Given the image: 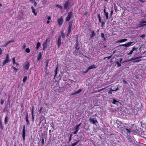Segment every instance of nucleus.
<instances>
[{"mask_svg": "<svg viewBox=\"0 0 146 146\" xmlns=\"http://www.w3.org/2000/svg\"><path fill=\"white\" fill-rule=\"evenodd\" d=\"M123 82L124 83H125L126 84H127V82L126 81H125V79H124L123 81Z\"/></svg>", "mask_w": 146, "mask_h": 146, "instance_id": "nucleus-55", "label": "nucleus"}, {"mask_svg": "<svg viewBox=\"0 0 146 146\" xmlns=\"http://www.w3.org/2000/svg\"><path fill=\"white\" fill-rule=\"evenodd\" d=\"M9 41H8L6 43V44H5V45H4V46H6L8 44H9Z\"/></svg>", "mask_w": 146, "mask_h": 146, "instance_id": "nucleus-60", "label": "nucleus"}, {"mask_svg": "<svg viewBox=\"0 0 146 146\" xmlns=\"http://www.w3.org/2000/svg\"><path fill=\"white\" fill-rule=\"evenodd\" d=\"M119 90V88L117 87L116 88V89H115V90H114V91H116L117 90Z\"/></svg>", "mask_w": 146, "mask_h": 146, "instance_id": "nucleus-61", "label": "nucleus"}, {"mask_svg": "<svg viewBox=\"0 0 146 146\" xmlns=\"http://www.w3.org/2000/svg\"><path fill=\"white\" fill-rule=\"evenodd\" d=\"M33 3L34 6H36L37 5V3H36V2L35 1H34V2H33Z\"/></svg>", "mask_w": 146, "mask_h": 146, "instance_id": "nucleus-56", "label": "nucleus"}, {"mask_svg": "<svg viewBox=\"0 0 146 146\" xmlns=\"http://www.w3.org/2000/svg\"><path fill=\"white\" fill-rule=\"evenodd\" d=\"M40 139L41 140L42 143L41 144V146H43L44 144V139L43 137L42 136V137L41 136Z\"/></svg>", "mask_w": 146, "mask_h": 146, "instance_id": "nucleus-32", "label": "nucleus"}, {"mask_svg": "<svg viewBox=\"0 0 146 146\" xmlns=\"http://www.w3.org/2000/svg\"><path fill=\"white\" fill-rule=\"evenodd\" d=\"M31 9L32 10V12L34 14V15L36 16L37 15V13L35 12V10L34 9L33 6L31 7Z\"/></svg>", "mask_w": 146, "mask_h": 146, "instance_id": "nucleus-27", "label": "nucleus"}, {"mask_svg": "<svg viewBox=\"0 0 146 146\" xmlns=\"http://www.w3.org/2000/svg\"><path fill=\"white\" fill-rule=\"evenodd\" d=\"M58 66H56L55 68V73L54 77L57 75V74L58 70Z\"/></svg>", "mask_w": 146, "mask_h": 146, "instance_id": "nucleus-28", "label": "nucleus"}, {"mask_svg": "<svg viewBox=\"0 0 146 146\" xmlns=\"http://www.w3.org/2000/svg\"><path fill=\"white\" fill-rule=\"evenodd\" d=\"M25 126L24 125L23 126V129L22 130V137L23 138V139L24 141L25 140Z\"/></svg>", "mask_w": 146, "mask_h": 146, "instance_id": "nucleus-11", "label": "nucleus"}, {"mask_svg": "<svg viewBox=\"0 0 146 146\" xmlns=\"http://www.w3.org/2000/svg\"><path fill=\"white\" fill-rule=\"evenodd\" d=\"M55 6L57 7L58 8H59L60 9H62V7L61 6L58 4L56 5Z\"/></svg>", "mask_w": 146, "mask_h": 146, "instance_id": "nucleus-39", "label": "nucleus"}, {"mask_svg": "<svg viewBox=\"0 0 146 146\" xmlns=\"http://www.w3.org/2000/svg\"><path fill=\"white\" fill-rule=\"evenodd\" d=\"M91 34L90 35V39H92L94 38L95 35V33L94 31H91Z\"/></svg>", "mask_w": 146, "mask_h": 146, "instance_id": "nucleus-18", "label": "nucleus"}, {"mask_svg": "<svg viewBox=\"0 0 146 146\" xmlns=\"http://www.w3.org/2000/svg\"><path fill=\"white\" fill-rule=\"evenodd\" d=\"M58 25H61L63 22V19L62 16H61L59 18H58L57 20Z\"/></svg>", "mask_w": 146, "mask_h": 146, "instance_id": "nucleus-10", "label": "nucleus"}, {"mask_svg": "<svg viewBox=\"0 0 146 146\" xmlns=\"http://www.w3.org/2000/svg\"><path fill=\"white\" fill-rule=\"evenodd\" d=\"M131 130L126 128V127L124 126L122 128L121 133L124 135H130Z\"/></svg>", "mask_w": 146, "mask_h": 146, "instance_id": "nucleus-1", "label": "nucleus"}, {"mask_svg": "<svg viewBox=\"0 0 146 146\" xmlns=\"http://www.w3.org/2000/svg\"><path fill=\"white\" fill-rule=\"evenodd\" d=\"M60 36H58L56 41V43L57 44L58 48H60V46L61 44V38H60Z\"/></svg>", "mask_w": 146, "mask_h": 146, "instance_id": "nucleus-8", "label": "nucleus"}, {"mask_svg": "<svg viewBox=\"0 0 146 146\" xmlns=\"http://www.w3.org/2000/svg\"><path fill=\"white\" fill-rule=\"evenodd\" d=\"M27 79V76H25L23 78V82H26Z\"/></svg>", "mask_w": 146, "mask_h": 146, "instance_id": "nucleus-42", "label": "nucleus"}, {"mask_svg": "<svg viewBox=\"0 0 146 146\" xmlns=\"http://www.w3.org/2000/svg\"><path fill=\"white\" fill-rule=\"evenodd\" d=\"M72 22L70 21L68 23V28L67 34L66 36L67 37L70 34L72 31Z\"/></svg>", "mask_w": 146, "mask_h": 146, "instance_id": "nucleus-3", "label": "nucleus"}, {"mask_svg": "<svg viewBox=\"0 0 146 146\" xmlns=\"http://www.w3.org/2000/svg\"><path fill=\"white\" fill-rule=\"evenodd\" d=\"M4 100L3 99H2L1 100V101H0V104L1 105H3V103H4Z\"/></svg>", "mask_w": 146, "mask_h": 146, "instance_id": "nucleus-45", "label": "nucleus"}, {"mask_svg": "<svg viewBox=\"0 0 146 146\" xmlns=\"http://www.w3.org/2000/svg\"><path fill=\"white\" fill-rule=\"evenodd\" d=\"M30 110L31 111H34V106H32L30 108Z\"/></svg>", "mask_w": 146, "mask_h": 146, "instance_id": "nucleus-48", "label": "nucleus"}, {"mask_svg": "<svg viewBox=\"0 0 146 146\" xmlns=\"http://www.w3.org/2000/svg\"><path fill=\"white\" fill-rule=\"evenodd\" d=\"M48 40L46 39L45 42L43 43L42 45L43 49L44 51H45V49L47 47Z\"/></svg>", "mask_w": 146, "mask_h": 146, "instance_id": "nucleus-14", "label": "nucleus"}, {"mask_svg": "<svg viewBox=\"0 0 146 146\" xmlns=\"http://www.w3.org/2000/svg\"><path fill=\"white\" fill-rule=\"evenodd\" d=\"M89 70L88 68L85 71H83L82 72V73H84V74L88 72V71Z\"/></svg>", "mask_w": 146, "mask_h": 146, "instance_id": "nucleus-47", "label": "nucleus"}, {"mask_svg": "<svg viewBox=\"0 0 146 146\" xmlns=\"http://www.w3.org/2000/svg\"><path fill=\"white\" fill-rule=\"evenodd\" d=\"M25 51L27 53H29L30 52V50L29 48H27L25 49Z\"/></svg>", "mask_w": 146, "mask_h": 146, "instance_id": "nucleus-41", "label": "nucleus"}, {"mask_svg": "<svg viewBox=\"0 0 146 146\" xmlns=\"http://www.w3.org/2000/svg\"><path fill=\"white\" fill-rule=\"evenodd\" d=\"M0 128L1 130H3L4 129V126L2 122L1 117H0Z\"/></svg>", "mask_w": 146, "mask_h": 146, "instance_id": "nucleus-19", "label": "nucleus"}, {"mask_svg": "<svg viewBox=\"0 0 146 146\" xmlns=\"http://www.w3.org/2000/svg\"><path fill=\"white\" fill-rule=\"evenodd\" d=\"M45 120V117L43 116H42L40 118V122H41V121H42L43 120Z\"/></svg>", "mask_w": 146, "mask_h": 146, "instance_id": "nucleus-40", "label": "nucleus"}, {"mask_svg": "<svg viewBox=\"0 0 146 146\" xmlns=\"http://www.w3.org/2000/svg\"><path fill=\"white\" fill-rule=\"evenodd\" d=\"M114 91L113 90H112L111 88L110 90L108 92V93L109 94H112V92Z\"/></svg>", "mask_w": 146, "mask_h": 146, "instance_id": "nucleus-46", "label": "nucleus"}, {"mask_svg": "<svg viewBox=\"0 0 146 146\" xmlns=\"http://www.w3.org/2000/svg\"><path fill=\"white\" fill-rule=\"evenodd\" d=\"M28 113H27V114L26 115V116L25 117V119L26 121L27 122V125H30V122H29V121L28 119Z\"/></svg>", "mask_w": 146, "mask_h": 146, "instance_id": "nucleus-23", "label": "nucleus"}, {"mask_svg": "<svg viewBox=\"0 0 146 146\" xmlns=\"http://www.w3.org/2000/svg\"><path fill=\"white\" fill-rule=\"evenodd\" d=\"M42 56V54L41 53V52H39L37 56V59L38 60H40L41 59Z\"/></svg>", "mask_w": 146, "mask_h": 146, "instance_id": "nucleus-22", "label": "nucleus"}, {"mask_svg": "<svg viewBox=\"0 0 146 146\" xmlns=\"http://www.w3.org/2000/svg\"><path fill=\"white\" fill-rule=\"evenodd\" d=\"M133 43V42H130L126 44H122L121 45L122 46H125L126 47H127L130 46L132 44V43Z\"/></svg>", "mask_w": 146, "mask_h": 146, "instance_id": "nucleus-15", "label": "nucleus"}, {"mask_svg": "<svg viewBox=\"0 0 146 146\" xmlns=\"http://www.w3.org/2000/svg\"><path fill=\"white\" fill-rule=\"evenodd\" d=\"M72 15L73 14L72 12V11L69 12L68 13V16L66 18V21H69L72 18Z\"/></svg>", "mask_w": 146, "mask_h": 146, "instance_id": "nucleus-6", "label": "nucleus"}, {"mask_svg": "<svg viewBox=\"0 0 146 146\" xmlns=\"http://www.w3.org/2000/svg\"><path fill=\"white\" fill-rule=\"evenodd\" d=\"M71 140H72V138L69 137V139L68 140V141L69 142H70L71 141Z\"/></svg>", "mask_w": 146, "mask_h": 146, "instance_id": "nucleus-64", "label": "nucleus"}, {"mask_svg": "<svg viewBox=\"0 0 146 146\" xmlns=\"http://www.w3.org/2000/svg\"><path fill=\"white\" fill-rule=\"evenodd\" d=\"M141 61V59H136L135 60L133 61V62H138L140 61Z\"/></svg>", "mask_w": 146, "mask_h": 146, "instance_id": "nucleus-43", "label": "nucleus"}, {"mask_svg": "<svg viewBox=\"0 0 146 146\" xmlns=\"http://www.w3.org/2000/svg\"><path fill=\"white\" fill-rule=\"evenodd\" d=\"M42 108H43V107H41L39 110V112L40 113L41 111H42Z\"/></svg>", "mask_w": 146, "mask_h": 146, "instance_id": "nucleus-57", "label": "nucleus"}, {"mask_svg": "<svg viewBox=\"0 0 146 146\" xmlns=\"http://www.w3.org/2000/svg\"><path fill=\"white\" fill-rule=\"evenodd\" d=\"M137 48L135 47V46H134L132 50L130 51V52L129 53L127 54L129 55L130 54H131L133 53V51L135 50H136L137 49Z\"/></svg>", "mask_w": 146, "mask_h": 146, "instance_id": "nucleus-21", "label": "nucleus"}, {"mask_svg": "<svg viewBox=\"0 0 146 146\" xmlns=\"http://www.w3.org/2000/svg\"><path fill=\"white\" fill-rule=\"evenodd\" d=\"M47 19L49 20L51 19V17L50 16H49L47 17Z\"/></svg>", "mask_w": 146, "mask_h": 146, "instance_id": "nucleus-62", "label": "nucleus"}, {"mask_svg": "<svg viewBox=\"0 0 146 146\" xmlns=\"http://www.w3.org/2000/svg\"><path fill=\"white\" fill-rule=\"evenodd\" d=\"M89 120L91 124H93L94 125H95L96 124L98 123V121L96 118L94 119V118H90L89 119Z\"/></svg>", "mask_w": 146, "mask_h": 146, "instance_id": "nucleus-9", "label": "nucleus"}, {"mask_svg": "<svg viewBox=\"0 0 146 146\" xmlns=\"http://www.w3.org/2000/svg\"><path fill=\"white\" fill-rule=\"evenodd\" d=\"M10 60L9 58V54H7L6 55L5 60L2 62V66H4L5 64L9 62Z\"/></svg>", "mask_w": 146, "mask_h": 146, "instance_id": "nucleus-5", "label": "nucleus"}, {"mask_svg": "<svg viewBox=\"0 0 146 146\" xmlns=\"http://www.w3.org/2000/svg\"><path fill=\"white\" fill-rule=\"evenodd\" d=\"M9 43H10L14 42V40L12 39V40H9Z\"/></svg>", "mask_w": 146, "mask_h": 146, "instance_id": "nucleus-59", "label": "nucleus"}, {"mask_svg": "<svg viewBox=\"0 0 146 146\" xmlns=\"http://www.w3.org/2000/svg\"><path fill=\"white\" fill-rule=\"evenodd\" d=\"M123 60V58H120L119 59V61H116L115 62V63L117 65V66L119 67L121 66V62Z\"/></svg>", "mask_w": 146, "mask_h": 146, "instance_id": "nucleus-17", "label": "nucleus"}, {"mask_svg": "<svg viewBox=\"0 0 146 146\" xmlns=\"http://www.w3.org/2000/svg\"><path fill=\"white\" fill-rule=\"evenodd\" d=\"M79 140H78L76 142L72 143V145H71V146H75L76 145H77L78 143L79 142Z\"/></svg>", "mask_w": 146, "mask_h": 146, "instance_id": "nucleus-37", "label": "nucleus"}, {"mask_svg": "<svg viewBox=\"0 0 146 146\" xmlns=\"http://www.w3.org/2000/svg\"><path fill=\"white\" fill-rule=\"evenodd\" d=\"M82 91V90L81 89H80L78 90L75 92L73 94H78L81 92Z\"/></svg>", "mask_w": 146, "mask_h": 146, "instance_id": "nucleus-31", "label": "nucleus"}, {"mask_svg": "<svg viewBox=\"0 0 146 146\" xmlns=\"http://www.w3.org/2000/svg\"><path fill=\"white\" fill-rule=\"evenodd\" d=\"M126 138L128 140L129 142L132 143L134 141L133 139L130 135H127Z\"/></svg>", "mask_w": 146, "mask_h": 146, "instance_id": "nucleus-16", "label": "nucleus"}, {"mask_svg": "<svg viewBox=\"0 0 146 146\" xmlns=\"http://www.w3.org/2000/svg\"><path fill=\"white\" fill-rule=\"evenodd\" d=\"M60 34L58 36H60V38H61V37L63 38H65V34L64 33L63 31L61 32Z\"/></svg>", "mask_w": 146, "mask_h": 146, "instance_id": "nucleus-26", "label": "nucleus"}, {"mask_svg": "<svg viewBox=\"0 0 146 146\" xmlns=\"http://www.w3.org/2000/svg\"><path fill=\"white\" fill-rule=\"evenodd\" d=\"M30 62L28 60L26 61L25 63L23 68L26 70H28L30 66Z\"/></svg>", "mask_w": 146, "mask_h": 146, "instance_id": "nucleus-7", "label": "nucleus"}, {"mask_svg": "<svg viewBox=\"0 0 146 146\" xmlns=\"http://www.w3.org/2000/svg\"><path fill=\"white\" fill-rule=\"evenodd\" d=\"M2 51L1 48L0 47V56L2 54Z\"/></svg>", "mask_w": 146, "mask_h": 146, "instance_id": "nucleus-58", "label": "nucleus"}, {"mask_svg": "<svg viewBox=\"0 0 146 146\" xmlns=\"http://www.w3.org/2000/svg\"><path fill=\"white\" fill-rule=\"evenodd\" d=\"M70 0H67L65 2L64 5V7L65 9H67L69 7L70 5V3L69 2Z\"/></svg>", "mask_w": 146, "mask_h": 146, "instance_id": "nucleus-13", "label": "nucleus"}, {"mask_svg": "<svg viewBox=\"0 0 146 146\" xmlns=\"http://www.w3.org/2000/svg\"><path fill=\"white\" fill-rule=\"evenodd\" d=\"M97 17L98 18V22L99 23H101V27L102 28H104V26L105 24V19L103 21H102L100 13L97 14Z\"/></svg>", "mask_w": 146, "mask_h": 146, "instance_id": "nucleus-4", "label": "nucleus"}, {"mask_svg": "<svg viewBox=\"0 0 146 146\" xmlns=\"http://www.w3.org/2000/svg\"><path fill=\"white\" fill-rule=\"evenodd\" d=\"M82 123H80L79 124H78V125L76 126L75 127L79 128V127L80 125Z\"/></svg>", "mask_w": 146, "mask_h": 146, "instance_id": "nucleus-53", "label": "nucleus"}, {"mask_svg": "<svg viewBox=\"0 0 146 146\" xmlns=\"http://www.w3.org/2000/svg\"><path fill=\"white\" fill-rule=\"evenodd\" d=\"M112 56V55H111V56H108L107 57H104V60H105L106 58H107L108 59H109L111 58V57Z\"/></svg>", "mask_w": 146, "mask_h": 146, "instance_id": "nucleus-44", "label": "nucleus"}, {"mask_svg": "<svg viewBox=\"0 0 146 146\" xmlns=\"http://www.w3.org/2000/svg\"><path fill=\"white\" fill-rule=\"evenodd\" d=\"M29 1L31 2L32 3H33V2L34 1H35L34 0H29Z\"/></svg>", "mask_w": 146, "mask_h": 146, "instance_id": "nucleus-63", "label": "nucleus"}, {"mask_svg": "<svg viewBox=\"0 0 146 146\" xmlns=\"http://www.w3.org/2000/svg\"><path fill=\"white\" fill-rule=\"evenodd\" d=\"M139 27H142L146 25V21L142 20L139 23Z\"/></svg>", "mask_w": 146, "mask_h": 146, "instance_id": "nucleus-12", "label": "nucleus"}, {"mask_svg": "<svg viewBox=\"0 0 146 146\" xmlns=\"http://www.w3.org/2000/svg\"><path fill=\"white\" fill-rule=\"evenodd\" d=\"M101 37L102 38H103V40L105 41L106 40V39L105 37V35L103 33H101Z\"/></svg>", "mask_w": 146, "mask_h": 146, "instance_id": "nucleus-24", "label": "nucleus"}, {"mask_svg": "<svg viewBox=\"0 0 146 146\" xmlns=\"http://www.w3.org/2000/svg\"><path fill=\"white\" fill-rule=\"evenodd\" d=\"M49 61H50V60L49 59H47L45 61V66H46V67H48V63H49Z\"/></svg>", "mask_w": 146, "mask_h": 146, "instance_id": "nucleus-38", "label": "nucleus"}, {"mask_svg": "<svg viewBox=\"0 0 146 146\" xmlns=\"http://www.w3.org/2000/svg\"><path fill=\"white\" fill-rule=\"evenodd\" d=\"M127 39L124 38L122 39L119 40L117 41V42L119 43H122L124 42H125L127 40Z\"/></svg>", "mask_w": 146, "mask_h": 146, "instance_id": "nucleus-30", "label": "nucleus"}, {"mask_svg": "<svg viewBox=\"0 0 146 146\" xmlns=\"http://www.w3.org/2000/svg\"><path fill=\"white\" fill-rule=\"evenodd\" d=\"M41 45V44L39 42H38L37 44H36V50H38V48Z\"/></svg>", "mask_w": 146, "mask_h": 146, "instance_id": "nucleus-29", "label": "nucleus"}, {"mask_svg": "<svg viewBox=\"0 0 146 146\" xmlns=\"http://www.w3.org/2000/svg\"><path fill=\"white\" fill-rule=\"evenodd\" d=\"M104 15L106 16V19H109L108 13V12H106L104 13Z\"/></svg>", "mask_w": 146, "mask_h": 146, "instance_id": "nucleus-36", "label": "nucleus"}, {"mask_svg": "<svg viewBox=\"0 0 146 146\" xmlns=\"http://www.w3.org/2000/svg\"><path fill=\"white\" fill-rule=\"evenodd\" d=\"M79 42L78 41V38L77 37L76 38V43L74 46V48L75 49V52L76 53H78L79 52H80L81 51L80 47L79 46Z\"/></svg>", "mask_w": 146, "mask_h": 146, "instance_id": "nucleus-2", "label": "nucleus"}, {"mask_svg": "<svg viewBox=\"0 0 146 146\" xmlns=\"http://www.w3.org/2000/svg\"><path fill=\"white\" fill-rule=\"evenodd\" d=\"M142 58L141 56H138L136 58H134V57H132L130 58V59H129V60L130 61L133 60H135L137 59H139L140 58Z\"/></svg>", "mask_w": 146, "mask_h": 146, "instance_id": "nucleus-20", "label": "nucleus"}, {"mask_svg": "<svg viewBox=\"0 0 146 146\" xmlns=\"http://www.w3.org/2000/svg\"><path fill=\"white\" fill-rule=\"evenodd\" d=\"M145 36V35H142L141 36V37H142L143 38H144Z\"/></svg>", "mask_w": 146, "mask_h": 146, "instance_id": "nucleus-54", "label": "nucleus"}, {"mask_svg": "<svg viewBox=\"0 0 146 146\" xmlns=\"http://www.w3.org/2000/svg\"><path fill=\"white\" fill-rule=\"evenodd\" d=\"M8 117L6 116L5 118L4 122L5 125H6L8 122Z\"/></svg>", "mask_w": 146, "mask_h": 146, "instance_id": "nucleus-34", "label": "nucleus"}, {"mask_svg": "<svg viewBox=\"0 0 146 146\" xmlns=\"http://www.w3.org/2000/svg\"><path fill=\"white\" fill-rule=\"evenodd\" d=\"M113 10H111L110 12V16L111 17L112 16V15L113 14Z\"/></svg>", "mask_w": 146, "mask_h": 146, "instance_id": "nucleus-52", "label": "nucleus"}, {"mask_svg": "<svg viewBox=\"0 0 146 146\" xmlns=\"http://www.w3.org/2000/svg\"><path fill=\"white\" fill-rule=\"evenodd\" d=\"M74 128L75 129V131H74L73 133L74 134H76L78 132L79 129L78 128L76 127H74Z\"/></svg>", "mask_w": 146, "mask_h": 146, "instance_id": "nucleus-33", "label": "nucleus"}, {"mask_svg": "<svg viewBox=\"0 0 146 146\" xmlns=\"http://www.w3.org/2000/svg\"><path fill=\"white\" fill-rule=\"evenodd\" d=\"M96 68V67L95 65L94 64H93L92 65H91V66H89L88 68L89 70L90 69H92L93 68L95 69Z\"/></svg>", "mask_w": 146, "mask_h": 146, "instance_id": "nucleus-25", "label": "nucleus"}, {"mask_svg": "<svg viewBox=\"0 0 146 146\" xmlns=\"http://www.w3.org/2000/svg\"><path fill=\"white\" fill-rule=\"evenodd\" d=\"M22 49H25L26 47V45L24 44L22 47Z\"/></svg>", "mask_w": 146, "mask_h": 146, "instance_id": "nucleus-51", "label": "nucleus"}, {"mask_svg": "<svg viewBox=\"0 0 146 146\" xmlns=\"http://www.w3.org/2000/svg\"><path fill=\"white\" fill-rule=\"evenodd\" d=\"M12 61L14 64H15V57L12 58Z\"/></svg>", "mask_w": 146, "mask_h": 146, "instance_id": "nucleus-50", "label": "nucleus"}, {"mask_svg": "<svg viewBox=\"0 0 146 146\" xmlns=\"http://www.w3.org/2000/svg\"><path fill=\"white\" fill-rule=\"evenodd\" d=\"M12 68L16 72L18 71V69L16 68L14 66H12Z\"/></svg>", "mask_w": 146, "mask_h": 146, "instance_id": "nucleus-49", "label": "nucleus"}, {"mask_svg": "<svg viewBox=\"0 0 146 146\" xmlns=\"http://www.w3.org/2000/svg\"><path fill=\"white\" fill-rule=\"evenodd\" d=\"M117 102H118V101L114 98L113 100V101L112 102V103L113 104H116V103Z\"/></svg>", "mask_w": 146, "mask_h": 146, "instance_id": "nucleus-35", "label": "nucleus"}]
</instances>
